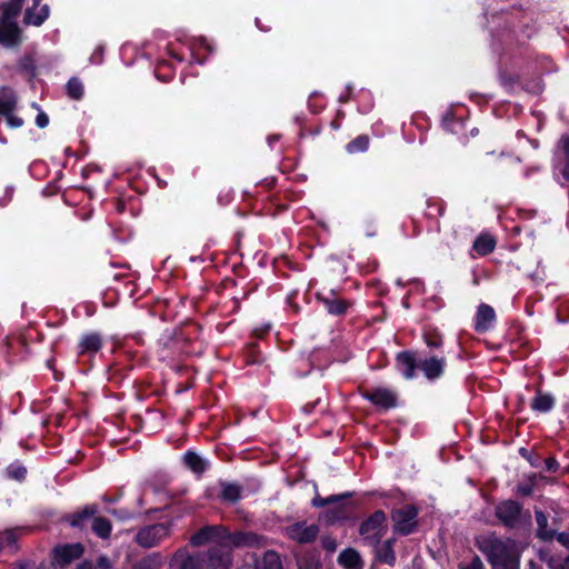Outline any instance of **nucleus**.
Segmentation results:
<instances>
[{"label":"nucleus","mask_w":569,"mask_h":569,"mask_svg":"<svg viewBox=\"0 0 569 569\" xmlns=\"http://www.w3.org/2000/svg\"><path fill=\"white\" fill-rule=\"evenodd\" d=\"M231 565V551L217 547H212L207 555H191L187 549H179L169 561L170 569H230Z\"/></svg>","instance_id":"nucleus-3"},{"label":"nucleus","mask_w":569,"mask_h":569,"mask_svg":"<svg viewBox=\"0 0 569 569\" xmlns=\"http://www.w3.org/2000/svg\"><path fill=\"white\" fill-rule=\"evenodd\" d=\"M446 361L443 358L430 357L418 362V368L426 378L433 380L443 373Z\"/></svg>","instance_id":"nucleus-13"},{"label":"nucleus","mask_w":569,"mask_h":569,"mask_svg":"<svg viewBox=\"0 0 569 569\" xmlns=\"http://www.w3.org/2000/svg\"><path fill=\"white\" fill-rule=\"evenodd\" d=\"M272 142H276V139L269 140V144H272Z\"/></svg>","instance_id":"nucleus-59"},{"label":"nucleus","mask_w":569,"mask_h":569,"mask_svg":"<svg viewBox=\"0 0 569 569\" xmlns=\"http://www.w3.org/2000/svg\"><path fill=\"white\" fill-rule=\"evenodd\" d=\"M49 17V7L41 4V0H34L33 6L26 11L24 23L40 26Z\"/></svg>","instance_id":"nucleus-14"},{"label":"nucleus","mask_w":569,"mask_h":569,"mask_svg":"<svg viewBox=\"0 0 569 569\" xmlns=\"http://www.w3.org/2000/svg\"><path fill=\"white\" fill-rule=\"evenodd\" d=\"M500 79L505 86H511L512 83H516L518 81L517 76L507 78L505 73L500 74Z\"/></svg>","instance_id":"nucleus-49"},{"label":"nucleus","mask_w":569,"mask_h":569,"mask_svg":"<svg viewBox=\"0 0 569 569\" xmlns=\"http://www.w3.org/2000/svg\"><path fill=\"white\" fill-rule=\"evenodd\" d=\"M49 123V118L48 116L40 111L37 117H36V124L39 127V128H44L47 127Z\"/></svg>","instance_id":"nucleus-45"},{"label":"nucleus","mask_w":569,"mask_h":569,"mask_svg":"<svg viewBox=\"0 0 569 569\" xmlns=\"http://www.w3.org/2000/svg\"><path fill=\"white\" fill-rule=\"evenodd\" d=\"M496 516L508 528H520L531 521L530 512L523 511L522 506L515 500L500 502L496 507Z\"/></svg>","instance_id":"nucleus-4"},{"label":"nucleus","mask_w":569,"mask_h":569,"mask_svg":"<svg viewBox=\"0 0 569 569\" xmlns=\"http://www.w3.org/2000/svg\"><path fill=\"white\" fill-rule=\"evenodd\" d=\"M184 465L194 473H202L208 468V462L198 453L188 451L183 455Z\"/></svg>","instance_id":"nucleus-19"},{"label":"nucleus","mask_w":569,"mask_h":569,"mask_svg":"<svg viewBox=\"0 0 569 569\" xmlns=\"http://www.w3.org/2000/svg\"><path fill=\"white\" fill-rule=\"evenodd\" d=\"M103 48L99 46L94 49L93 53L90 57L91 63L99 64L102 61Z\"/></svg>","instance_id":"nucleus-43"},{"label":"nucleus","mask_w":569,"mask_h":569,"mask_svg":"<svg viewBox=\"0 0 569 569\" xmlns=\"http://www.w3.org/2000/svg\"><path fill=\"white\" fill-rule=\"evenodd\" d=\"M397 367L406 379H412L416 376V368H418V362H416L412 353L400 352L397 356Z\"/></svg>","instance_id":"nucleus-15"},{"label":"nucleus","mask_w":569,"mask_h":569,"mask_svg":"<svg viewBox=\"0 0 569 569\" xmlns=\"http://www.w3.org/2000/svg\"><path fill=\"white\" fill-rule=\"evenodd\" d=\"M496 240L492 236L483 233L480 234L473 242V250L480 254L486 256L495 250Z\"/></svg>","instance_id":"nucleus-20"},{"label":"nucleus","mask_w":569,"mask_h":569,"mask_svg":"<svg viewBox=\"0 0 569 569\" xmlns=\"http://www.w3.org/2000/svg\"><path fill=\"white\" fill-rule=\"evenodd\" d=\"M17 540V533L13 529L0 532V551L6 547H13Z\"/></svg>","instance_id":"nucleus-37"},{"label":"nucleus","mask_w":569,"mask_h":569,"mask_svg":"<svg viewBox=\"0 0 569 569\" xmlns=\"http://www.w3.org/2000/svg\"><path fill=\"white\" fill-rule=\"evenodd\" d=\"M450 121H451V120H449V119H446V120H445V123H446L447 128H449V123H450Z\"/></svg>","instance_id":"nucleus-56"},{"label":"nucleus","mask_w":569,"mask_h":569,"mask_svg":"<svg viewBox=\"0 0 569 569\" xmlns=\"http://www.w3.org/2000/svg\"><path fill=\"white\" fill-rule=\"evenodd\" d=\"M321 300L328 312L336 316L343 315L349 307L347 301L336 298L333 293L331 297H326Z\"/></svg>","instance_id":"nucleus-21"},{"label":"nucleus","mask_w":569,"mask_h":569,"mask_svg":"<svg viewBox=\"0 0 569 569\" xmlns=\"http://www.w3.org/2000/svg\"><path fill=\"white\" fill-rule=\"evenodd\" d=\"M287 536L299 543L312 542L318 533L319 527L315 523L308 525L307 522H296L286 528Z\"/></svg>","instance_id":"nucleus-9"},{"label":"nucleus","mask_w":569,"mask_h":569,"mask_svg":"<svg viewBox=\"0 0 569 569\" xmlns=\"http://www.w3.org/2000/svg\"><path fill=\"white\" fill-rule=\"evenodd\" d=\"M102 346L101 337L98 333H89L81 338L79 353L97 352Z\"/></svg>","instance_id":"nucleus-18"},{"label":"nucleus","mask_w":569,"mask_h":569,"mask_svg":"<svg viewBox=\"0 0 569 569\" xmlns=\"http://www.w3.org/2000/svg\"><path fill=\"white\" fill-rule=\"evenodd\" d=\"M67 92L72 99H80L83 96V84L79 79H70L67 83Z\"/></svg>","instance_id":"nucleus-35"},{"label":"nucleus","mask_w":569,"mask_h":569,"mask_svg":"<svg viewBox=\"0 0 569 569\" xmlns=\"http://www.w3.org/2000/svg\"><path fill=\"white\" fill-rule=\"evenodd\" d=\"M23 0H7L2 4L3 14L7 18H17L19 14Z\"/></svg>","instance_id":"nucleus-32"},{"label":"nucleus","mask_w":569,"mask_h":569,"mask_svg":"<svg viewBox=\"0 0 569 569\" xmlns=\"http://www.w3.org/2000/svg\"><path fill=\"white\" fill-rule=\"evenodd\" d=\"M558 541L563 546L566 547L567 549H569V535L566 533V532H561L558 535L557 537Z\"/></svg>","instance_id":"nucleus-48"},{"label":"nucleus","mask_w":569,"mask_h":569,"mask_svg":"<svg viewBox=\"0 0 569 569\" xmlns=\"http://www.w3.org/2000/svg\"><path fill=\"white\" fill-rule=\"evenodd\" d=\"M170 532L168 523H156L142 528L136 537L137 542L144 547L151 548L158 545Z\"/></svg>","instance_id":"nucleus-6"},{"label":"nucleus","mask_w":569,"mask_h":569,"mask_svg":"<svg viewBox=\"0 0 569 569\" xmlns=\"http://www.w3.org/2000/svg\"><path fill=\"white\" fill-rule=\"evenodd\" d=\"M2 116L6 118L8 127L12 129H17L23 126L22 118L16 116L13 111H9L8 113H3Z\"/></svg>","instance_id":"nucleus-40"},{"label":"nucleus","mask_w":569,"mask_h":569,"mask_svg":"<svg viewBox=\"0 0 569 569\" xmlns=\"http://www.w3.org/2000/svg\"><path fill=\"white\" fill-rule=\"evenodd\" d=\"M339 100H340L341 102H345V101H347V97L341 94V96L339 97Z\"/></svg>","instance_id":"nucleus-52"},{"label":"nucleus","mask_w":569,"mask_h":569,"mask_svg":"<svg viewBox=\"0 0 569 569\" xmlns=\"http://www.w3.org/2000/svg\"><path fill=\"white\" fill-rule=\"evenodd\" d=\"M98 567L100 569H112V563H111V561L109 560L108 557L101 556L98 559Z\"/></svg>","instance_id":"nucleus-47"},{"label":"nucleus","mask_w":569,"mask_h":569,"mask_svg":"<svg viewBox=\"0 0 569 569\" xmlns=\"http://www.w3.org/2000/svg\"><path fill=\"white\" fill-rule=\"evenodd\" d=\"M528 461L530 462V465L532 467H537L538 466V463L535 461V459H531V458L528 457Z\"/></svg>","instance_id":"nucleus-51"},{"label":"nucleus","mask_w":569,"mask_h":569,"mask_svg":"<svg viewBox=\"0 0 569 569\" xmlns=\"http://www.w3.org/2000/svg\"><path fill=\"white\" fill-rule=\"evenodd\" d=\"M536 478H537V476L535 473L530 475L528 477L529 483L518 486V492L523 496L531 495L532 490H533V485H535Z\"/></svg>","instance_id":"nucleus-42"},{"label":"nucleus","mask_w":569,"mask_h":569,"mask_svg":"<svg viewBox=\"0 0 569 569\" xmlns=\"http://www.w3.org/2000/svg\"><path fill=\"white\" fill-rule=\"evenodd\" d=\"M386 515L376 511L361 526L360 535L369 545H377L386 532Z\"/></svg>","instance_id":"nucleus-5"},{"label":"nucleus","mask_w":569,"mask_h":569,"mask_svg":"<svg viewBox=\"0 0 569 569\" xmlns=\"http://www.w3.org/2000/svg\"><path fill=\"white\" fill-rule=\"evenodd\" d=\"M339 563L345 569H362L363 563L361 561L360 555L352 548L345 549L338 558Z\"/></svg>","instance_id":"nucleus-16"},{"label":"nucleus","mask_w":569,"mask_h":569,"mask_svg":"<svg viewBox=\"0 0 569 569\" xmlns=\"http://www.w3.org/2000/svg\"><path fill=\"white\" fill-rule=\"evenodd\" d=\"M39 569H56V568H54V565H52V566H50V567H44V566H42V567H40Z\"/></svg>","instance_id":"nucleus-53"},{"label":"nucleus","mask_w":569,"mask_h":569,"mask_svg":"<svg viewBox=\"0 0 569 569\" xmlns=\"http://www.w3.org/2000/svg\"><path fill=\"white\" fill-rule=\"evenodd\" d=\"M542 560L547 563L549 569H569V553L566 556H542Z\"/></svg>","instance_id":"nucleus-26"},{"label":"nucleus","mask_w":569,"mask_h":569,"mask_svg":"<svg viewBox=\"0 0 569 569\" xmlns=\"http://www.w3.org/2000/svg\"><path fill=\"white\" fill-rule=\"evenodd\" d=\"M241 489L238 485L234 483H223L222 485V497L224 500L234 502L240 499Z\"/></svg>","instance_id":"nucleus-33"},{"label":"nucleus","mask_w":569,"mask_h":569,"mask_svg":"<svg viewBox=\"0 0 569 569\" xmlns=\"http://www.w3.org/2000/svg\"><path fill=\"white\" fill-rule=\"evenodd\" d=\"M545 466L548 471L556 472L559 469V463L555 458H547L545 460Z\"/></svg>","instance_id":"nucleus-46"},{"label":"nucleus","mask_w":569,"mask_h":569,"mask_svg":"<svg viewBox=\"0 0 569 569\" xmlns=\"http://www.w3.org/2000/svg\"><path fill=\"white\" fill-rule=\"evenodd\" d=\"M558 166L562 178L569 181V160L558 161Z\"/></svg>","instance_id":"nucleus-44"},{"label":"nucleus","mask_w":569,"mask_h":569,"mask_svg":"<svg viewBox=\"0 0 569 569\" xmlns=\"http://www.w3.org/2000/svg\"><path fill=\"white\" fill-rule=\"evenodd\" d=\"M417 515L418 511L412 506H406L396 510L392 515V519L395 521V530L402 535L412 532L417 525Z\"/></svg>","instance_id":"nucleus-8"},{"label":"nucleus","mask_w":569,"mask_h":569,"mask_svg":"<svg viewBox=\"0 0 569 569\" xmlns=\"http://www.w3.org/2000/svg\"><path fill=\"white\" fill-rule=\"evenodd\" d=\"M0 142L4 144V143H7V140L4 138L0 137Z\"/></svg>","instance_id":"nucleus-57"},{"label":"nucleus","mask_w":569,"mask_h":569,"mask_svg":"<svg viewBox=\"0 0 569 569\" xmlns=\"http://www.w3.org/2000/svg\"><path fill=\"white\" fill-rule=\"evenodd\" d=\"M21 42V30L14 18L2 16L0 19V44L7 48H13Z\"/></svg>","instance_id":"nucleus-7"},{"label":"nucleus","mask_w":569,"mask_h":569,"mask_svg":"<svg viewBox=\"0 0 569 569\" xmlns=\"http://www.w3.org/2000/svg\"><path fill=\"white\" fill-rule=\"evenodd\" d=\"M536 521H537V535L542 540H549L553 537V531L548 528V518L547 516L540 511L536 510Z\"/></svg>","instance_id":"nucleus-25"},{"label":"nucleus","mask_w":569,"mask_h":569,"mask_svg":"<svg viewBox=\"0 0 569 569\" xmlns=\"http://www.w3.org/2000/svg\"><path fill=\"white\" fill-rule=\"evenodd\" d=\"M496 312L492 307L481 303L475 318V329L478 332L488 331L495 323Z\"/></svg>","instance_id":"nucleus-12"},{"label":"nucleus","mask_w":569,"mask_h":569,"mask_svg":"<svg viewBox=\"0 0 569 569\" xmlns=\"http://www.w3.org/2000/svg\"><path fill=\"white\" fill-rule=\"evenodd\" d=\"M256 23H257L258 28H260L261 30H263V29L259 26V20H258V19L256 20Z\"/></svg>","instance_id":"nucleus-58"},{"label":"nucleus","mask_w":569,"mask_h":569,"mask_svg":"<svg viewBox=\"0 0 569 569\" xmlns=\"http://www.w3.org/2000/svg\"><path fill=\"white\" fill-rule=\"evenodd\" d=\"M92 530L96 532L97 536L106 539L110 536L111 523L106 518L96 517L92 520Z\"/></svg>","instance_id":"nucleus-28"},{"label":"nucleus","mask_w":569,"mask_h":569,"mask_svg":"<svg viewBox=\"0 0 569 569\" xmlns=\"http://www.w3.org/2000/svg\"><path fill=\"white\" fill-rule=\"evenodd\" d=\"M459 569H485V566L481 559L478 556H475L469 561L460 562Z\"/></svg>","instance_id":"nucleus-41"},{"label":"nucleus","mask_w":569,"mask_h":569,"mask_svg":"<svg viewBox=\"0 0 569 569\" xmlns=\"http://www.w3.org/2000/svg\"><path fill=\"white\" fill-rule=\"evenodd\" d=\"M326 548H328V549H335V545H332V543L326 545Z\"/></svg>","instance_id":"nucleus-54"},{"label":"nucleus","mask_w":569,"mask_h":569,"mask_svg":"<svg viewBox=\"0 0 569 569\" xmlns=\"http://www.w3.org/2000/svg\"><path fill=\"white\" fill-rule=\"evenodd\" d=\"M84 567H86L84 565H81V566H79L78 569H84Z\"/></svg>","instance_id":"nucleus-61"},{"label":"nucleus","mask_w":569,"mask_h":569,"mask_svg":"<svg viewBox=\"0 0 569 569\" xmlns=\"http://www.w3.org/2000/svg\"><path fill=\"white\" fill-rule=\"evenodd\" d=\"M557 160H569V134H562L557 143Z\"/></svg>","instance_id":"nucleus-34"},{"label":"nucleus","mask_w":569,"mask_h":569,"mask_svg":"<svg viewBox=\"0 0 569 569\" xmlns=\"http://www.w3.org/2000/svg\"><path fill=\"white\" fill-rule=\"evenodd\" d=\"M555 406V398L549 393H538L531 403V408L539 412H548Z\"/></svg>","instance_id":"nucleus-24"},{"label":"nucleus","mask_w":569,"mask_h":569,"mask_svg":"<svg viewBox=\"0 0 569 569\" xmlns=\"http://www.w3.org/2000/svg\"><path fill=\"white\" fill-rule=\"evenodd\" d=\"M187 46L189 47V49L191 51L192 62L200 63V64L203 63V60L201 58L197 57V49L203 48V49L208 50L209 52L213 51L209 41L203 37L190 39V41L187 43Z\"/></svg>","instance_id":"nucleus-23"},{"label":"nucleus","mask_w":569,"mask_h":569,"mask_svg":"<svg viewBox=\"0 0 569 569\" xmlns=\"http://www.w3.org/2000/svg\"><path fill=\"white\" fill-rule=\"evenodd\" d=\"M272 142H276V139L269 140V144H272Z\"/></svg>","instance_id":"nucleus-60"},{"label":"nucleus","mask_w":569,"mask_h":569,"mask_svg":"<svg viewBox=\"0 0 569 569\" xmlns=\"http://www.w3.org/2000/svg\"><path fill=\"white\" fill-rule=\"evenodd\" d=\"M18 103L16 92L9 87L0 88V114L14 111Z\"/></svg>","instance_id":"nucleus-17"},{"label":"nucleus","mask_w":569,"mask_h":569,"mask_svg":"<svg viewBox=\"0 0 569 569\" xmlns=\"http://www.w3.org/2000/svg\"><path fill=\"white\" fill-rule=\"evenodd\" d=\"M377 558H378L379 561L388 563V565H393L395 563L396 556H395V552L392 550V545H391L390 540L383 542L381 546L378 547V549H377Z\"/></svg>","instance_id":"nucleus-27"},{"label":"nucleus","mask_w":569,"mask_h":569,"mask_svg":"<svg viewBox=\"0 0 569 569\" xmlns=\"http://www.w3.org/2000/svg\"><path fill=\"white\" fill-rule=\"evenodd\" d=\"M439 345L440 343L436 342V341H428V346H430V347H435L436 348V347H439Z\"/></svg>","instance_id":"nucleus-50"},{"label":"nucleus","mask_w":569,"mask_h":569,"mask_svg":"<svg viewBox=\"0 0 569 569\" xmlns=\"http://www.w3.org/2000/svg\"><path fill=\"white\" fill-rule=\"evenodd\" d=\"M256 569H281V560L276 551H266L261 560L256 561Z\"/></svg>","instance_id":"nucleus-22"},{"label":"nucleus","mask_w":569,"mask_h":569,"mask_svg":"<svg viewBox=\"0 0 569 569\" xmlns=\"http://www.w3.org/2000/svg\"><path fill=\"white\" fill-rule=\"evenodd\" d=\"M96 512L97 508L94 506L84 508L81 512L74 513L69 518L70 526L81 527L83 525V521L92 517Z\"/></svg>","instance_id":"nucleus-29"},{"label":"nucleus","mask_w":569,"mask_h":569,"mask_svg":"<svg viewBox=\"0 0 569 569\" xmlns=\"http://www.w3.org/2000/svg\"><path fill=\"white\" fill-rule=\"evenodd\" d=\"M299 569H322L320 562L315 557H303L298 560Z\"/></svg>","instance_id":"nucleus-39"},{"label":"nucleus","mask_w":569,"mask_h":569,"mask_svg":"<svg viewBox=\"0 0 569 569\" xmlns=\"http://www.w3.org/2000/svg\"><path fill=\"white\" fill-rule=\"evenodd\" d=\"M477 546L492 569H519L520 555L515 541L489 533L479 536Z\"/></svg>","instance_id":"nucleus-2"},{"label":"nucleus","mask_w":569,"mask_h":569,"mask_svg":"<svg viewBox=\"0 0 569 569\" xmlns=\"http://www.w3.org/2000/svg\"><path fill=\"white\" fill-rule=\"evenodd\" d=\"M369 147L368 136H359L346 146L348 153L363 152Z\"/></svg>","instance_id":"nucleus-30"},{"label":"nucleus","mask_w":569,"mask_h":569,"mask_svg":"<svg viewBox=\"0 0 569 569\" xmlns=\"http://www.w3.org/2000/svg\"><path fill=\"white\" fill-rule=\"evenodd\" d=\"M7 473L12 479L23 480L27 475V469L21 465H11L8 467Z\"/></svg>","instance_id":"nucleus-38"},{"label":"nucleus","mask_w":569,"mask_h":569,"mask_svg":"<svg viewBox=\"0 0 569 569\" xmlns=\"http://www.w3.org/2000/svg\"><path fill=\"white\" fill-rule=\"evenodd\" d=\"M350 496H351L350 493H346V495H341V496L332 495L327 498H321V497L317 496L313 498L312 505L317 508H320V507H325L327 505H331V503L341 501L345 498L350 497Z\"/></svg>","instance_id":"nucleus-36"},{"label":"nucleus","mask_w":569,"mask_h":569,"mask_svg":"<svg viewBox=\"0 0 569 569\" xmlns=\"http://www.w3.org/2000/svg\"><path fill=\"white\" fill-rule=\"evenodd\" d=\"M207 542H217V548L227 550L229 547H258L263 538L252 532H229L224 527L211 526L199 530L190 538L193 547L203 546Z\"/></svg>","instance_id":"nucleus-1"},{"label":"nucleus","mask_w":569,"mask_h":569,"mask_svg":"<svg viewBox=\"0 0 569 569\" xmlns=\"http://www.w3.org/2000/svg\"><path fill=\"white\" fill-rule=\"evenodd\" d=\"M339 502L340 501L336 502L335 507L325 511L323 519L327 522H335V521L341 520L346 517V515H347L346 510L343 509V506Z\"/></svg>","instance_id":"nucleus-31"},{"label":"nucleus","mask_w":569,"mask_h":569,"mask_svg":"<svg viewBox=\"0 0 569 569\" xmlns=\"http://www.w3.org/2000/svg\"><path fill=\"white\" fill-rule=\"evenodd\" d=\"M326 548H328V549H335V545H332V543L326 545Z\"/></svg>","instance_id":"nucleus-55"},{"label":"nucleus","mask_w":569,"mask_h":569,"mask_svg":"<svg viewBox=\"0 0 569 569\" xmlns=\"http://www.w3.org/2000/svg\"><path fill=\"white\" fill-rule=\"evenodd\" d=\"M365 398L372 402L375 406H379L386 409L396 406V395L393 391L387 388H376L365 393Z\"/></svg>","instance_id":"nucleus-10"},{"label":"nucleus","mask_w":569,"mask_h":569,"mask_svg":"<svg viewBox=\"0 0 569 569\" xmlns=\"http://www.w3.org/2000/svg\"><path fill=\"white\" fill-rule=\"evenodd\" d=\"M83 552L80 543L66 545L57 547L53 551V561L56 565L64 566L72 560L79 558Z\"/></svg>","instance_id":"nucleus-11"}]
</instances>
